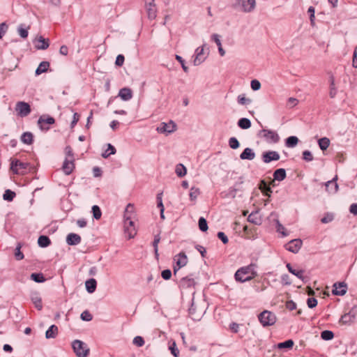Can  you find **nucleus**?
<instances>
[{"instance_id": "obj_1", "label": "nucleus", "mask_w": 357, "mask_h": 357, "mask_svg": "<svg viewBox=\"0 0 357 357\" xmlns=\"http://www.w3.org/2000/svg\"><path fill=\"white\" fill-rule=\"evenodd\" d=\"M257 267L256 264L251 263L248 266L239 268L234 274L235 280L239 282L250 281L258 275L256 271Z\"/></svg>"}, {"instance_id": "obj_2", "label": "nucleus", "mask_w": 357, "mask_h": 357, "mask_svg": "<svg viewBox=\"0 0 357 357\" xmlns=\"http://www.w3.org/2000/svg\"><path fill=\"white\" fill-rule=\"evenodd\" d=\"M73 351L77 357H87L89 354V348L84 342L75 340L72 343Z\"/></svg>"}, {"instance_id": "obj_3", "label": "nucleus", "mask_w": 357, "mask_h": 357, "mask_svg": "<svg viewBox=\"0 0 357 357\" xmlns=\"http://www.w3.org/2000/svg\"><path fill=\"white\" fill-rule=\"evenodd\" d=\"M255 0H236L234 8L244 13H250L255 8Z\"/></svg>"}, {"instance_id": "obj_4", "label": "nucleus", "mask_w": 357, "mask_h": 357, "mask_svg": "<svg viewBox=\"0 0 357 357\" xmlns=\"http://www.w3.org/2000/svg\"><path fill=\"white\" fill-rule=\"evenodd\" d=\"M258 319L264 327L273 326L277 320L275 314L268 310H264L258 315Z\"/></svg>"}, {"instance_id": "obj_5", "label": "nucleus", "mask_w": 357, "mask_h": 357, "mask_svg": "<svg viewBox=\"0 0 357 357\" xmlns=\"http://www.w3.org/2000/svg\"><path fill=\"white\" fill-rule=\"evenodd\" d=\"M257 135L264 138L269 144H276L280 141L278 134L272 130L262 129L258 132Z\"/></svg>"}, {"instance_id": "obj_6", "label": "nucleus", "mask_w": 357, "mask_h": 357, "mask_svg": "<svg viewBox=\"0 0 357 357\" xmlns=\"http://www.w3.org/2000/svg\"><path fill=\"white\" fill-rule=\"evenodd\" d=\"M15 109L17 115L20 117H26L31 112L29 104L24 101L17 102L15 105Z\"/></svg>"}, {"instance_id": "obj_7", "label": "nucleus", "mask_w": 357, "mask_h": 357, "mask_svg": "<svg viewBox=\"0 0 357 357\" xmlns=\"http://www.w3.org/2000/svg\"><path fill=\"white\" fill-rule=\"evenodd\" d=\"M29 163L21 162L19 160L12 161L10 164V169L13 173L17 174H24L26 172V169L29 166Z\"/></svg>"}, {"instance_id": "obj_8", "label": "nucleus", "mask_w": 357, "mask_h": 357, "mask_svg": "<svg viewBox=\"0 0 357 357\" xmlns=\"http://www.w3.org/2000/svg\"><path fill=\"white\" fill-rule=\"evenodd\" d=\"M174 260L176 261V265L174 266V273L176 274L178 269L187 264L188 257L185 252H181L175 256Z\"/></svg>"}, {"instance_id": "obj_9", "label": "nucleus", "mask_w": 357, "mask_h": 357, "mask_svg": "<svg viewBox=\"0 0 357 357\" xmlns=\"http://www.w3.org/2000/svg\"><path fill=\"white\" fill-rule=\"evenodd\" d=\"M176 124L173 121L168 123L162 122L157 127L156 130L160 133H172L176 130Z\"/></svg>"}, {"instance_id": "obj_10", "label": "nucleus", "mask_w": 357, "mask_h": 357, "mask_svg": "<svg viewBox=\"0 0 357 357\" xmlns=\"http://www.w3.org/2000/svg\"><path fill=\"white\" fill-rule=\"evenodd\" d=\"M280 156L278 152L275 151H268L263 152L261 159L264 163H270L272 161H277Z\"/></svg>"}, {"instance_id": "obj_11", "label": "nucleus", "mask_w": 357, "mask_h": 357, "mask_svg": "<svg viewBox=\"0 0 357 357\" xmlns=\"http://www.w3.org/2000/svg\"><path fill=\"white\" fill-rule=\"evenodd\" d=\"M303 242L300 238H296L290 241L288 243L285 245V248L287 250L293 252L297 253L300 250L302 246Z\"/></svg>"}, {"instance_id": "obj_12", "label": "nucleus", "mask_w": 357, "mask_h": 357, "mask_svg": "<svg viewBox=\"0 0 357 357\" xmlns=\"http://www.w3.org/2000/svg\"><path fill=\"white\" fill-rule=\"evenodd\" d=\"M332 294L335 296H344L347 291V284L344 282H338L333 285Z\"/></svg>"}, {"instance_id": "obj_13", "label": "nucleus", "mask_w": 357, "mask_h": 357, "mask_svg": "<svg viewBox=\"0 0 357 357\" xmlns=\"http://www.w3.org/2000/svg\"><path fill=\"white\" fill-rule=\"evenodd\" d=\"M145 8L149 19H155L156 17L157 8L155 4V0H144Z\"/></svg>"}, {"instance_id": "obj_14", "label": "nucleus", "mask_w": 357, "mask_h": 357, "mask_svg": "<svg viewBox=\"0 0 357 357\" xmlns=\"http://www.w3.org/2000/svg\"><path fill=\"white\" fill-rule=\"evenodd\" d=\"M55 120L53 117L50 116H41L38 120V125L42 130L47 131L50 128L45 126V124H53Z\"/></svg>"}, {"instance_id": "obj_15", "label": "nucleus", "mask_w": 357, "mask_h": 357, "mask_svg": "<svg viewBox=\"0 0 357 357\" xmlns=\"http://www.w3.org/2000/svg\"><path fill=\"white\" fill-rule=\"evenodd\" d=\"M204 313V311L203 310H197L194 299L192 298L191 306L189 308V314L190 317L195 321H199Z\"/></svg>"}, {"instance_id": "obj_16", "label": "nucleus", "mask_w": 357, "mask_h": 357, "mask_svg": "<svg viewBox=\"0 0 357 357\" xmlns=\"http://www.w3.org/2000/svg\"><path fill=\"white\" fill-rule=\"evenodd\" d=\"M204 45L202 47H199L195 50V59L193 60L194 66L200 65L206 59V56L204 54Z\"/></svg>"}, {"instance_id": "obj_17", "label": "nucleus", "mask_w": 357, "mask_h": 357, "mask_svg": "<svg viewBox=\"0 0 357 357\" xmlns=\"http://www.w3.org/2000/svg\"><path fill=\"white\" fill-rule=\"evenodd\" d=\"M74 160H70L66 158L63 163L62 169L66 175H69L73 172L75 168Z\"/></svg>"}, {"instance_id": "obj_18", "label": "nucleus", "mask_w": 357, "mask_h": 357, "mask_svg": "<svg viewBox=\"0 0 357 357\" xmlns=\"http://www.w3.org/2000/svg\"><path fill=\"white\" fill-rule=\"evenodd\" d=\"M81 237L75 233H70L66 236V243L69 245H77L81 243Z\"/></svg>"}, {"instance_id": "obj_19", "label": "nucleus", "mask_w": 357, "mask_h": 357, "mask_svg": "<svg viewBox=\"0 0 357 357\" xmlns=\"http://www.w3.org/2000/svg\"><path fill=\"white\" fill-rule=\"evenodd\" d=\"M286 267L288 269V271L295 276H296L298 278L301 279L303 282H306L307 280H305V277L303 276V270H296L293 268L291 265L289 263H287L286 264Z\"/></svg>"}, {"instance_id": "obj_20", "label": "nucleus", "mask_w": 357, "mask_h": 357, "mask_svg": "<svg viewBox=\"0 0 357 357\" xmlns=\"http://www.w3.org/2000/svg\"><path fill=\"white\" fill-rule=\"evenodd\" d=\"M119 96L124 101L130 100L132 98V91L130 88H122L119 90Z\"/></svg>"}, {"instance_id": "obj_21", "label": "nucleus", "mask_w": 357, "mask_h": 357, "mask_svg": "<svg viewBox=\"0 0 357 357\" xmlns=\"http://www.w3.org/2000/svg\"><path fill=\"white\" fill-rule=\"evenodd\" d=\"M337 176L331 181H328L325 183L326 189L331 193H335L338 190V185L336 182Z\"/></svg>"}, {"instance_id": "obj_22", "label": "nucleus", "mask_w": 357, "mask_h": 357, "mask_svg": "<svg viewBox=\"0 0 357 357\" xmlns=\"http://www.w3.org/2000/svg\"><path fill=\"white\" fill-rule=\"evenodd\" d=\"M255 158V153L250 148H245L240 155L241 160H252Z\"/></svg>"}, {"instance_id": "obj_23", "label": "nucleus", "mask_w": 357, "mask_h": 357, "mask_svg": "<svg viewBox=\"0 0 357 357\" xmlns=\"http://www.w3.org/2000/svg\"><path fill=\"white\" fill-rule=\"evenodd\" d=\"M31 300L34 304L35 307L41 310L43 308L42 299L38 292H34L31 296Z\"/></svg>"}, {"instance_id": "obj_24", "label": "nucleus", "mask_w": 357, "mask_h": 357, "mask_svg": "<svg viewBox=\"0 0 357 357\" xmlns=\"http://www.w3.org/2000/svg\"><path fill=\"white\" fill-rule=\"evenodd\" d=\"M273 176L275 181H282L287 176L286 170L283 168L277 169Z\"/></svg>"}, {"instance_id": "obj_25", "label": "nucleus", "mask_w": 357, "mask_h": 357, "mask_svg": "<svg viewBox=\"0 0 357 357\" xmlns=\"http://www.w3.org/2000/svg\"><path fill=\"white\" fill-rule=\"evenodd\" d=\"M86 291L89 294L93 293L96 289L97 282L94 278L89 279L85 282Z\"/></svg>"}, {"instance_id": "obj_26", "label": "nucleus", "mask_w": 357, "mask_h": 357, "mask_svg": "<svg viewBox=\"0 0 357 357\" xmlns=\"http://www.w3.org/2000/svg\"><path fill=\"white\" fill-rule=\"evenodd\" d=\"M50 67V63L48 61H42L35 71L36 75H39L47 71Z\"/></svg>"}, {"instance_id": "obj_27", "label": "nucleus", "mask_w": 357, "mask_h": 357, "mask_svg": "<svg viewBox=\"0 0 357 357\" xmlns=\"http://www.w3.org/2000/svg\"><path fill=\"white\" fill-rule=\"evenodd\" d=\"M259 189L264 195L268 197L271 196L272 190L271 187L265 182V181H261L259 184Z\"/></svg>"}, {"instance_id": "obj_28", "label": "nucleus", "mask_w": 357, "mask_h": 357, "mask_svg": "<svg viewBox=\"0 0 357 357\" xmlns=\"http://www.w3.org/2000/svg\"><path fill=\"white\" fill-rule=\"evenodd\" d=\"M21 141L26 144L30 145L33 143V135L30 132H25L21 136Z\"/></svg>"}, {"instance_id": "obj_29", "label": "nucleus", "mask_w": 357, "mask_h": 357, "mask_svg": "<svg viewBox=\"0 0 357 357\" xmlns=\"http://www.w3.org/2000/svg\"><path fill=\"white\" fill-rule=\"evenodd\" d=\"M38 42L40 44L36 45V48L37 50H46L50 45L49 40L44 38L43 36H40L38 38Z\"/></svg>"}, {"instance_id": "obj_30", "label": "nucleus", "mask_w": 357, "mask_h": 357, "mask_svg": "<svg viewBox=\"0 0 357 357\" xmlns=\"http://www.w3.org/2000/svg\"><path fill=\"white\" fill-rule=\"evenodd\" d=\"M58 333V327L55 325H52L47 330L45 333V337L47 339L54 338Z\"/></svg>"}, {"instance_id": "obj_31", "label": "nucleus", "mask_w": 357, "mask_h": 357, "mask_svg": "<svg viewBox=\"0 0 357 357\" xmlns=\"http://www.w3.org/2000/svg\"><path fill=\"white\" fill-rule=\"evenodd\" d=\"M38 244L41 248H46L51 244V241L48 236L42 235L38 239Z\"/></svg>"}, {"instance_id": "obj_32", "label": "nucleus", "mask_w": 357, "mask_h": 357, "mask_svg": "<svg viewBox=\"0 0 357 357\" xmlns=\"http://www.w3.org/2000/svg\"><path fill=\"white\" fill-rule=\"evenodd\" d=\"M298 141L297 137L290 136L285 139V146L289 148H294L298 144Z\"/></svg>"}, {"instance_id": "obj_33", "label": "nucleus", "mask_w": 357, "mask_h": 357, "mask_svg": "<svg viewBox=\"0 0 357 357\" xmlns=\"http://www.w3.org/2000/svg\"><path fill=\"white\" fill-rule=\"evenodd\" d=\"M238 126L241 129H248L251 127V121L247 118H241L238 121Z\"/></svg>"}, {"instance_id": "obj_34", "label": "nucleus", "mask_w": 357, "mask_h": 357, "mask_svg": "<svg viewBox=\"0 0 357 357\" xmlns=\"http://www.w3.org/2000/svg\"><path fill=\"white\" fill-rule=\"evenodd\" d=\"M248 220L250 222H252L255 225H260L261 224V219L258 218V212H252L250 213L248 218Z\"/></svg>"}, {"instance_id": "obj_35", "label": "nucleus", "mask_w": 357, "mask_h": 357, "mask_svg": "<svg viewBox=\"0 0 357 357\" xmlns=\"http://www.w3.org/2000/svg\"><path fill=\"white\" fill-rule=\"evenodd\" d=\"M318 144L322 151H325L330 145V140L327 137H322L318 140Z\"/></svg>"}, {"instance_id": "obj_36", "label": "nucleus", "mask_w": 357, "mask_h": 357, "mask_svg": "<svg viewBox=\"0 0 357 357\" xmlns=\"http://www.w3.org/2000/svg\"><path fill=\"white\" fill-rule=\"evenodd\" d=\"M175 172L178 177H183L187 173V169L183 164H178L176 166Z\"/></svg>"}, {"instance_id": "obj_37", "label": "nucleus", "mask_w": 357, "mask_h": 357, "mask_svg": "<svg viewBox=\"0 0 357 357\" xmlns=\"http://www.w3.org/2000/svg\"><path fill=\"white\" fill-rule=\"evenodd\" d=\"M31 279L38 283H41L45 281V278L41 273H33L30 276Z\"/></svg>"}, {"instance_id": "obj_38", "label": "nucleus", "mask_w": 357, "mask_h": 357, "mask_svg": "<svg viewBox=\"0 0 357 357\" xmlns=\"http://www.w3.org/2000/svg\"><path fill=\"white\" fill-rule=\"evenodd\" d=\"M124 224L126 227V231L129 233V238H133L134 235L135 234V232H134V234H132V231H129L128 225L130 227H132L134 225V222L130 219V218L127 217L125 219Z\"/></svg>"}, {"instance_id": "obj_39", "label": "nucleus", "mask_w": 357, "mask_h": 357, "mask_svg": "<svg viewBox=\"0 0 357 357\" xmlns=\"http://www.w3.org/2000/svg\"><path fill=\"white\" fill-rule=\"evenodd\" d=\"M238 188H237V184H236L234 186L231 187L228 189L227 192H225V197H231V198H235L236 195V192L238 191ZM222 192V194H223Z\"/></svg>"}, {"instance_id": "obj_40", "label": "nucleus", "mask_w": 357, "mask_h": 357, "mask_svg": "<svg viewBox=\"0 0 357 357\" xmlns=\"http://www.w3.org/2000/svg\"><path fill=\"white\" fill-rule=\"evenodd\" d=\"M107 149L102 153V157L104 158H108L110 155L116 153V149L111 144H107Z\"/></svg>"}, {"instance_id": "obj_41", "label": "nucleus", "mask_w": 357, "mask_h": 357, "mask_svg": "<svg viewBox=\"0 0 357 357\" xmlns=\"http://www.w3.org/2000/svg\"><path fill=\"white\" fill-rule=\"evenodd\" d=\"M294 346V341L292 340H287L284 342L278 344V349H291Z\"/></svg>"}, {"instance_id": "obj_42", "label": "nucleus", "mask_w": 357, "mask_h": 357, "mask_svg": "<svg viewBox=\"0 0 357 357\" xmlns=\"http://www.w3.org/2000/svg\"><path fill=\"white\" fill-rule=\"evenodd\" d=\"M337 93V89L335 86V80L333 76H331L330 77V92L329 96L331 98H333Z\"/></svg>"}, {"instance_id": "obj_43", "label": "nucleus", "mask_w": 357, "mask_h": 357, "mask_svg": "<svg viewBox=\"0 0 357 357\" xmlns=\"http://www.w3.org/2000/svg\"><path fill=\"white\" fill-rule=\"evenodd\" d=\"M199 194H200L199 188H196V187H192L190 188V194H189L190 200H192V201L195 200Z\"/></svg>"}, {"instance_id": "obj_44", "label": "nucleus", "mask_w": 357, "mask_h": 357, "mask_svg": "<svg viewBox=\"0 0 357 357\" xmlns=\"http://www.w3.org/2000/svg\"><path fill=\"white\" fill-rule=\"evenodd\" d=\"M199 228L202 231H206L208 230V224L206 220L201 217L198 221Z\"/></svg>"}, {"instance_id": "obj_45", "label": "nucleus", "mask_w": 357, "mask_h": 357, "mask_svg": "<svg viewBox=\"0 0 357 357\" xmlns=\"http://www.w3.org/2000/svg\"><path fill=\"white\" fill-rule=\"evenodd\" d=\"M15 197V192L10 190H6L3 195V199L9 202L13 201Z\"/></svg>"}, {"instance_id": "obj_46", "label": "nucleus", "mask_w": 357, "mask_h": 357, "mask_svg": "<svg viewBox=\"0 0 357 357\" xmlns=\"http://www.w3.org/2000/svg\"><path fill=\"white\" fill-rule=\"evenodd\" d=\"M93 217L96 220H99L101 218L102 212L100 207L97 205L92 206Z\"/></svg>"}, {"instance_id": "obj_47", "label": "nucleus", "mask_w": 357, "mask_h": 357, "mask_svg": "<svg viewBox=\"0 0 357 357\" xmlns=\"http://www.w3.org/2000/svg\"><path fill=\"white\" fill-rule=\"evenodd\" d=\"M333 337L334 334L331 331L325 330L321 333V337L324 340H331Z\"/></svg>"}, {"instance_id": "obj_48", "label": "nucleus", "mask_w": 357, "mask_h": 357, "mask_svg": "<svg viewBox=\"0 0 357 357\" xmlns=\"http://www.w3.org/2000/svg\"><path fill=\"white\" fill-rule=\"evenodd\" d=\"M238 103L241 105H249L252 102V100L245 97V95H239L237 98Z\"/></svg>"}, {"instance_id": "obj_49", "label": "nucleus", "mask_w": 357, "mask_h": 357, "mask_svg": "<svg viewBox=\"0 0 357 357\" xmlns=\"http://www.w3.org/2000/svg\"><path fill=\"white\" fill-rule=\"evenodd\" d=\"M354 319V315L351 314V313H347L342 316L340 321L342 322L343 324H348L351 322Z\"/></svg>"}, {"instance_id": "obj_50", "label": "nucleus", "mask_w": 357, "mask_h": 357, "mask_svg": "<svg viewBox=\"0 0 357 357\" xmlns=\"http://www.w3.org/2000/svg\"><path fill=\"white\" fill-rule=\"evenodd\" d=\"M229 146L232 149H236L239 147L240 144L236 137H232L229 139Z\"/></svg>"}, {"instance_id": "obj_51", "label": "nucleus", "mask_w": 357, "mask_h": 357, "mask_svg": "<svg viewBox=\"0 0 357 357\" xmlns=\"http://www.w3.org/2000/svg\"><path fill=\"white\" fill-rule=\"evenodd\" d=\"M169 349L170 350L172 354L174 357H178L179 356V351L176 347V342H173L172 344L169 345Z\"/></svg>"}, {"instance_id": "obj_52", "label": "nucleus", "mask_w": 357, "mask_h": 357, "mask_svg": "<svg viewBox=\"0 0 357 357\" xmlns=\"http://www.w3.org/2000/svg\"><path fill=\"white\" fill-rule=\"evenodd\" d=\"M182 285L185 286L187 287H190L195 284V281L192 278H190L188 277H185L182 278Z\"/></svg>"}, {"instance_id": "obj_53", "label": "nucleus", "mask_w": 357, "mask_h": 357, "mask_svg": "<svg viewBox=\"0 0 357 357\" xmlns=\"http://www.w3.org/2000/svg\"><path fill=\"white\" fill-rule=\"evenodd\" d=\"M307 13L310 14V24L312 26H314V20H315V16H314V13H315V10H314V8L313 6H310L308 10H307Z\"/></svg>"}, {"instance_id": "obj_54", "label": "nucleus", "mask_w": 357, "mask_h": 357, "mask_svg": "<svg viewBox=\"0 0 357 357\" xmlns=\"http://www.w3.org/2000/svg\"><path fill=\"white\" fill-rule=\"evenodd\" d=\"M303 159L306 162H311L313 160V155L310 151L305 150L303 152Z\"/></svg>"}, {"instance_id": "obj_55", "label": "nucleus", "mask_w": 357, "mask_h": 357, "mask_svg": "<svg viewBox=\"0 0 357 357\" xmlns=\"http://www.w3.org/2000/svg\"><path fill=\"white\" fill-rule=\"evenodd\" d=\"M81 319L83 320V321H90L92 320L93 319V316L91 315V314L87 311V310H85L84 311L82 314H81V316H80Z\"/></svg>"}, {"instance_id": "obj_56", "label": "nucleus", "mask_w": 357, "mask_h": 357, "mask_svg": "<svg viewBox=\"0 0 357 357\" xmlns=\"http://www.w3.org/2000/svg\"><path fill=\"white\" fill-rule=\"evenodd\" d=\"M160 241V238L159 235L155 236L154 241L153 242V246L154 248V251H155V254L156 257L158 256V243H159Z\"/></svg>"}, {"instance_id": "obj_57", "label": "nucleus", "mask_w": 357, "mask_h": 357, "mask_svg": "<svg viewBox=\"0 0 357 357\" xmlns=\"http://www.w3.org/2000/svg\"><path fill=\"white\" fill-rule=\"evenodd\" d=\"M132 342L137 347H142L144 344V340L141 336L134 337Z\"/></svg>"}, {"instance_id": "obj_58", "label": "nucleus", "mask_w": 357, "mask_h": 357, "mask_svg": "<svg viewBox=\"0 0 357 357\" xmlns=\"http://www.w3.org/2000/svg\"><path fill=\"white\" fill-rule=\"evenodd\" d=\"M17 31H18V33L19 35L22 38H27L28 36V31L23 28L22 25H20L18 29H17Z\"/></svg>"}, {"instance_id": "obj_59", "label": "nucleus", "mask_w": 357, "mask_h": 357, "mask_svg": "<svg viewBox=\"0 0 357 357\" xmlns=\"http://www.w3.org/2000/svg\"><path fill=\"white\" fill-rule=\"evenodd\" d=\"M21 246L18 245L15 248V257L17 260H22L24 258L23 253L20 251Z\"/></svg>"}, {"instance_id": "obj_60", "label": "nucleus", "mask_w": 357, "mask_h": 357, "mask_svg": "<svg viewBox=\"0 0 357 357\" xmlns=\"http://www.w3.org/2000/svg\"><path fill=\"white\" fill-rule=\"evenodd\" d=\"M250 86L253 91H258L261 88V83L257 79H253L251 81Z\"/></svg>"}, {"instance_id": "obj_61", "label": "nucleus", "mask_w": 357, "mask_h": 357, "mask_svg": "<svg viewBox=\"0 0 357 357\" xmlns=\"http://www.w3.org/2000/svg\"><path fill=\"white\" fill-rule=\"evenodd\" d=\"M65 153L66 155V158H68L70 160H74V154L73 149L70 146H68L65 149Z\"/></svg>"}, {"instance_id": "obj_62", "label": "nucleus", "mask_w": 357, "mask_h": 357, "mask_svg": "<svg viewBox=\"0 0 357 357\" xmlns=\"http://www.w3.org/2000/svg\"><path fill=\"white\" fill-rule=\"evenodd\" d=\"M307 304L309 308H313L317 305V300L315 298H308Z\"/></svg>"}, {"instance_id": "obj_63", "label": "nucleus", "mask_w": 357, "mask_h": 357, "mask_svg": "<svg viewBox=\"0 0 357 357\" xmlns=\"http://www.w3.org/2000/svg\"><path fill=\"white\" fill-rule=\"evenodd\" d=\"M161 276L164 280H169L172 277V271L169 269H165L162 271Z\"/></svg>"}, {"instance_id": "obj_64", "label": "nucleus", "mask_w": 357, "mask_h": 357, "mask_svg": "<svg viewBox=\"0 0 357 357\" xmlns=\"http://www.w3.org/2000/svg\"><path fill=\"white\" fill-rule=\"evenodd\" d=\"M333 220V215L331 213H327L324 217L321 219V222L324 224L331 222Z\"/></svg>"}]
</instances>
